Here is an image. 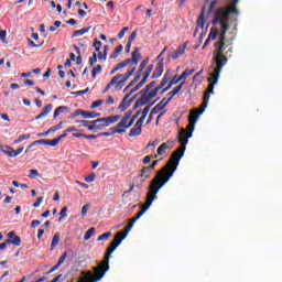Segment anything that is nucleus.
I'll return each instance as SVG.
<instances>
[{"label": "nucleus", "mask_w": 282, "mask_h": 282, "mask_svg": "<svg viewBox=\"0 0 282 282\" xmlns=\"http://www.w3.org/2000/svg\"><path fill=\"white\" fill-rule=\"evenodd\" d=\"M156 83H158V82L152 80V82H151L150 84H148L142 90H140V91L135 95V97H137V96H141V98H142V96H147V95L151 91V89H153V87H155Z\"/></svg>", "instance_id": "5701e85b"}, {"label": "nucleus", "mask_w": 282, "mask_h": 282, "mask_svg": "<svg viewBox=\"0 0 282 282\" xmlns=\"http://www.w3.org/2000/svg\"><path fill=\"white\" fill-rule=\"evenodd\" d=\"M189 138L191 137H188V133L186 132V130L182 128L178 132V142L181 147L172 153L169 162L161 169L163 173L173 177V175L177 171V166H180L181 158H184V153L186 151V145L188 144Z\"/></svg>", "instance_id": "f257e3e1"}, {"label": "nucleus", "mask_w": 282, "mask_h": 282, "mask_svg": "<svg viewBox=\"0 0 282 282\" xmlns=\"http://www.w3.org/2000/svg\"><path fill=\"white\" fill-rule=\"evenodd\" d=\"M29 173H30L29 175L30 180H36V177L40 176L39 170H30Z\"/></svg>", "instance_id": "13d9d810"}, {"label": "nucleus", "mask_w": 282, "mask_h": 282, "mask_svg": "<svg viewBox=\"0 0 282 282\" xmlns=\"http://www.w3.org/2000/svg\"><path fill=\"white\" fill-rule=\"evenodd\" d=\"M132 113L133 111L131 110L126 112L120 122L118 123V127L124 129V133H127V129H131V127H133V123L135 122V120H138V117L140 116V113H142V110H138L133 116Z\"/></svg>", "instance_id": "0eeeda50"}, {"label": "nucleus", "mask_w": 282, "mask_h": 282, "mask_svg": "<svg viewBox=\"0 0 282 282\" xmlns=\"http://www.w3.org/2000/svg\"><path fill=\"white\" fill-rule=\"evenodd\" d=\"M202 113H204V110H199V109L194 110L193 112H191L188 121L191 122L192 120V122H194L195 124V122H197Z\"/></svg>", "instance_id": "c85d7f7f"}, {"label": "nucleus", "mask_w": 282, "mask_h": 282, "mask_svg": "<svg viewBox=\"0 0 282 282\" xmlns=\"http://www.w3.org/2000/svg\"><path fill=\"white\" fill-rule=\"evenodd\" d=\"M229 45H230V43H228V41L219 40V47H218L216 55L224 56V52H226V50Z\"/></svg>", "instance_id": "393cba45"}, {"label": "nucleus", "mask_w": 282, "mask_h": 282, "mask_svg": "<svg viewBox=\"0 0 282 282\" xmlns=\"http://www.w3.org/2000/svg\"><path fill=\"white\" fill-rule=\"evenodd\" d=\"M122 236L118 235L115 237V239L111 241L110 246L106 250V256L104 257V261L100 262L97 267L93 268V278L96 279V281H100L107 272H109V258L113 252L116 251V248L122 243Z\"/></svg>", "instance_id": "7ed1b4c3"}, {"label": "nucleus", "mask_w": 282, "mask_h": 282, "mask_svg": "<svg viewBox=\"0 0 282 282\" xmlns=\"http://www.w3.org/2000/svg\"><path fill=\"white\" fill-rule=\"evenodd\" d=\"M108 51H109V46L108 45L104 46V53L100 52V50H99V52H97L98 53V59L99 61H107V52Z\"/></svg>", "instance_id": "58836bf2"}, {"label": "nucleus", "mask_w": 282, "mask_h": 282, "mask_svg": "<svg viewBox=\"0 0 282 282\" xmlns=\"http://www.w3.org/2000/svg\"><path fill=\"white\" fill-rule=\"evenodd\" d=\"M184 85H185V83L182 82L178 86L174 87L172 89V91H174V94H176V95L180 94V91H182V89L184 88Z\"/></svg>", "instance_id": "0e129e2a"}, {"label": "nucleus", "mask_w": 282, "mask_h": 282, "mask_svg": "<svg viewBox=\"0 0 282 282\" xmlns=\"http://www.w3.org/2000/svg\"><path fill=\"white\" fill-rule=\"evenodd\" d=\"M66 259H67V252H64V253L59 257L57 263H56L53 268H51L50 271L46 272V274H52L53 272H56V270H58V268H61V265H62L63 263H65V260H66Z\"/></svg>", "instance_id": "aec40b11"}, {"label": "nucleus", "mask_w": 282, "mask_h": 282, "mask_svg": "<svg viewBox=\"0 0 282 282\" xmlns=\"http://www.w3.org/2000/svg\"><path fill=\"white\" fill-rule=\"evenodd\" d=\"M93 47H95V52H100V47H102V42L98 41V39H95Z\"/></svg>", "instance_id": "864d4df0"}, {"label": "nucleus", "mask_w": 282, "mask_h": 282, "mask_svg": "<svg viewBox=\"0 0 282 282\" xmlns=\"http://www.w3.org/2000/svg\"><path fill=\"white\" fill-rule=\"evenodd\" d=\"M135 74V67H130L124 74H118L111 78V80L107 84L105 89L102 90V94H107L111 89V87H115L117 91H120L127 85V80L131 78Z\"/></svg>", "instance_id": "39448f33"}, {"label": "nucleus", "mask_w": 282, "mask_h": 282, "mask_svg": "<svg viewBox=\"0 0 282 282\" xmlns=\"http://www.w3.org/2000/svg\"><path fill=\"white\" fill-rule=\"evenodd\" d=\"M147 65H149V57H147L143 61H141V63L139 65V69H143L144 70V67H147Z\"/></svg>", "instance_id": "338daca9"}, {"label": "nucleus", "mask_w": 282, "mask_h": 282, "mask_svg": "<svg viewBox=\"0 0 282 282\" xmlns=\"http://www.w3.org/2000/svg\"><path fill=\"white\" fill-rule=\"evenodd\" d=\"M172 176H169L164 171L160 170L154 178L151 181L148 189L149 193L147 194L145 204L141 206V216L149 210L151 207V204L158 199V193H160V189L164 187L166 183H169V180H171Z\"/></svg>", "instance_id": "f03ea898"}, {"label": "nucleus", "mask_w": 282, "mask_h": 282, "mask_svg": "<svg viewBox=\"0 0 282 282\" xmlns=\"http://www.w3.org/2000/svg\"><path fill=\"white\" fill-rule=\"evenodd\" d=\"M205 13H206V8L203 7L200 14L196 21V29L194 31V36H197V33L199 32V28L200 30H204V25H206V19L204 18Z\"/></svg>", "instance_id": "ddd939ff"}, {"label": "nucleus", "mask_w": 282, "mask_h": 282, "mask_svg": "<svg viewBox=\"0 0 282 282\" xmlns=\"http://www.w3.org/2000/svg\"><path fill=\"white\" fill-rule=\"evenodd\" d=\"M85 94H89V88H86V89L79 90V91H72L70 93L72 96H83Z\"/></svg>", "instance_id": "bf43d9fd"}, {"label": "nucleus", "mask_w": 282, "mask_h": 282, "mask_svg": "<svg viewBox=\"0 0 282 282\" xmlns=\"http://www.w3.org/2000/svg\"><path fill=\"white\" fill-rule=\"evenodd\" d=\"M65 111H69V107L67 106H59L55 109L53 118H58L59 115H62Z\"/></svg>", "instance_id": "473e14b6"}, {"label": "nucleus", "mask_w": 282, "mask_h": 282, "mask_svg": "<svg viewBox=\"0 0 282 282\" xmlns=\"http://www.w3.org/2000/svg\"><path fill=\"white\" fill-rule=\"evenodd\" d=\"M208 100H210V95L204 94L203 104L200 106V109H198V111H203L204 112L206 110V107H208Z\"/></svg>", "instance_id": "4c0bfd02"}, {"label": "nucleus", "mask_w": 282, "mask_h": 282, "mask_svg": "<svg viewBox=\"0 0 282 282\" xmlns=\"http://www.w3.org/2000/svg\"><path fill=\"white\" fill-rule=\"evenodd\" d=\"M23 147H20L18 150H13L12 147L3 145L0 143V152L4 155H8V158H17L23 153Z\"/></svg>", "instance_id": "9d476101"}, {"label": "nucleus", "mask_w": 282, "mask_h": 282, "mask_svg": "<svg viewBox=\"0 0 282 282\" xmlns=\"http://www.w3.org/2000/svg\"><path fill=\"white\" fill-rule=\"evenodd\" d=\"M98 74H102V65L98 64L96 67L93 68L91 76L96 78Z\"/></svg>", "instance_id": "37998d69"}, {"label": "nucleus", "mask_w": 282, "mask_h": 282, "mask_svg": "<svg viewBox=\"0 0 282 282\" xmlns=\"http://www.w3.org/2000/svg\"><path fill=\"white\" fill-rule=\"evenodd\" d=\"M195 74V69H188L186 68L181 75V80H186V78H188V76Z\"/></svg>", "instance_id": "ea45409f"}, {"label": "nucleus", "mask_w": 282, "mask_h": 282, "mask_svg": "<svg viewBox=\"0 0 282 282\" xmlns=\"http://www.w3.org/2000/svg\"><path fill=\"white\" fill-rule=\"evenodd\" d=\"M217 36H219V29L213 26L209 31L208 39H210L212 41H216Z\"/></svg>", "instance_id": "c9c22d12"}, {"label": "nucleus", "mask_w": 282, "mask_h": 282, "mask_svg": "<svg viewBox=\"0 0 282 282\" xmlns=\"http://www.w3.org/2000/svg\"><path fill=\"white\" fill-rule=\"evenodd\" d=\"M59 241H61V234L56 232L52 239L51 248H56V246H58Z\"/></svg>", "instance_id": "79ce46f5"}, {"label": "nucleus", "mask_w": 282, "mask_h": 282, "mask_svg": "<svg viewBox=\"0 0 282 282\" xmlns=\"http://www.w3.org/2000/svg\"><path fill=\"white\" fill-rule=\"evenodd\" d=\"M182 80V77H177V75H175L171 80H170V87H173V85H177V83H180Z\"/></svg>", "instance_id": "052dcab7"}, {"label": "nucleus", "mask_w": 282, "mask_h": 282, "mask_svg": "<svg viewBox=\"0 0 282 282\" xmlns=\"http://www.w3.org/2000/svg\"><path fill=\"white\" fill-rule=\"evenodd\" d=\"M138 36V31H133L129 39H128V43H133V41H135V37Z\"/></svg>", "instance_id": "774afa93"}, {"label": "nucleus", "mask_w": 282, "mask_h": 282, "mask_svg": "<svg viewBox=\"0 0 282 282\" xmlns=\"http://www.w3.org/2000/svg\"><path fill=\"white\" fill-rule=\"evenodd\" d=\"M214 61L216 63V67L212 74H214L215 80H219L221 69H224V66L228 64V57L226 55H215Z\"/></svg>", "instance_id": "1a4fd4ad"}, {"label": "nucleus", "mask_w": 282, "mask_h": 282, "mask_svg": "<svg viewBox=\"0 0 282 282\" xmlns=\"http://www.w3.org/2000/svg\"><path fill=\"white\" fill-rule=\"evenodd\" d=\"M130 94H126L124 97L122 98L118 109L121 111H127L129 107H131V104L135 100V97L130 98Z\"/></svg>", "instance_id": "2eb2a0df"}, {"label": "nucleus", "mask_w": 282, "mask_h": 282, "mask_svg": "<svg viewBox=\"0 0 282 282\" xmlns=\"http://www.w3.org/2000/svg\"><path fill=\"white\" fill-rule=\"evenodd\" d=\"M160 89H163V86H161V84L156 86L154 89L150 90L147 95L137 99L133 109H138V107H144V105H149V102H151V100H153V98L158 96Z\"/></svg>", "instance_id": "6e6552de"}, {"label": "nucleus", "mask_w": 282, "mask_h": 282, "mask_svg": "<svg viewBox=\"0 0 282 282\" xmlns=\"http://www.w3.org/2000/svg\"><path fill=\"white\" fill-rule=\"evenodd\" d=\"M162 74H164V58H161V59L158 62V64H156V66H155V68H154V70H153V73H152L151 78H152L153 80H155V79L160 78V77L162 76Z\"/></svg>", "instance_id": "4468645a"}, {"label": "nucleus", "mask_w": 282, "mask_h": 282, "mask_svg": "<svg viewBox=\"0 0 282 282\" xmlns=\"http://www.w3.org/2000/svg\"><path fill=\"white\" fill-rule=\"evenodd\" d=\"M138 135H142V126L134 123L133 128L130 129L129 138H138Z\"/></svg>", "instance_id": "4be33fe9"}, {"label": "nucleus", "mask_w": 282, "mask_h": 282, "mask_svg": "<svg viewBox=\"0 0 282 282\" xmlns=\"http://www.w3.org/2000/svg\"><path fill=\"white\" fill-rule=\"evenodd\" d=\"M36 144H45L47 145V139H40V140H36V141H33L25 150V153H29L30 152V149H32V147H36Z\"/></svg>", "instance_id": "f704fd0d"}, {"label": "nucleus", "mask_w": 282, "mask_h": 282, "mask_svg": "<svg viewBox=\"0 0 282 282\" xmlns=\"http://www.w3.org/2000/svg\"><path fill=\"white\" fill-rule=\"evenodd\" d=\"M155 100L151 104V105H148L147 107H145V109H143L142 111H141V115L142 116H145V118H147V116H149V111H151V107H152V105H155Z\"/></svg>", "instance_id": "4d7b16f0"}, {"label": "nucleus", "mask_w": 282, "mask_h": 282, "mask_svg": "<svg viewBox=\"0 0 282 282\" xmlns=\"http://www.w3.org/2000/svg\"><path fill=\"white\" fill-rule=\"evenodd\" d=\"M122 50H124V46L122 44H119L115 51L112 52V54L110 55V58L116 59L120 56V54H122Z\"/></svg>", "instance_id": "2f4dec72"}, {"label": "nucleus", "mask_w": 282, "mask_h": 282, "mask_svg": "<svg viewBox=\"0 0 282 282\" xmlns=\"http://www.w3.org/2000/svg\"><path fill=\"white\" fill-rule=\"evenodd\" d=\"M169 102H171V99L163 98L156 106L153 107L151 113H160V111H162V109H164Z\"/></svg>", "instance_id": "6ab92c4d"}, {"label": "nucleus", "mask_w": 282, "mask_h": 282, "mask_svg": "<svg viewBox=\"0 0 282 282\" xmlns=\"http://www.w3.org/2000/svg\"><path fill=\"white\" fill-rule=\"evenodd\" d=\"M59 142L61 141L58 140V138H55L53 140L46 139V147H57Z\"/></svg>", "instance_id": "603ef678"}, {"label": "nucleus", "mask_w": 282, "mask_h": 282, "mask_svg": "<svg viewBox=\"0 0 282 282\" xmlns=\"http://www.w3.org/2000/svg\"><path fill=\"white\" fill-rule=\"evenodd\" d=\"M101 105H105V99L95 100L90 105V109H97V107H100Z\"/></svg>", "instance_id": "09e8293b"}, {"label": "nucleus", "mask_w": 282, "mask_h": 282, "mask_svg": "<svg viewBox=\"0 0 282 282\" xmlns=\"http://www.w3.org/2000/svg\"><path fill=\"white\" fill-rule=\"evenodd\" d=\"M116 133H124V129L121 127H118V123L116 127H112L109 129V132H100L98 133L99 138H111V135H116Z\"/></svg>", "instance_id": "dca6fc26"}, {"label": "nucleus", "mask_w": 282, "mask_h": 282, "mask_svg": "<svg viewBox=\"0 0 282 282\" xmlns=\"http://www.w3.org/2000/svg\"><path fill=\"white\" fill-rule=\"evenodd\" d=\"M127 32H129V26H124L121 29V31L118 33V39H124V34H127Z\"/></svg>", "instance_id": "680f3d73"}, {"label": "nucleus", "mask_w": 282, "mask_h": 282, "mask_svg": "<svg viewBox=\"0 0 282 282\" xmlns=\"http://www.w3.org/2000/svg\"><path fill=\"white\" fill-rule=\"evenodd\" d=\"M96 235V227L89 228L84 235V241H89Z\"/></svg>", "instance_id": "e433bc0d"}, {"label": "nucleus", "mask_w": 282, "mask_h": 282, "mask_svg": "<svg viewBox=\"0 0 282 282\" xmlns=\"http://www.w3.org/2000/svg\"><path fill=\"white\" fill-rule=\"evenodd\" d=\"M151 170L148 166H143L140 171L139 174L134 177L135 182L139 184H144L149 177H151Z\"/></svg>", "instance_id": "9b49d317"}, {"label": "nucleus", "mask_w": 282, "mask_h": 282, "mask_svg": "<svg viewBox=\"0 0 282 282\" xmlns=\"http://www.w3.org/2000/svg\"><path fill=\"white\" fill-rule=\"evenodd\" d=\"M166 149H173V145L171 142H164L162 143L158 150H156V155H164V152L166 151Z\"/></svg>", "instance_id": "bb28decb"}, {"label": "nucleus", "mask_w": 282, "mask_h": 282, "mask_svg": "<svg viewBox=\"0 0 282 282\" xmlns=\"http://www.w3.org/2000/svg\"><path fill=\"white\" fill-rule=\"evenodd\" d=\"M6 36H8V31L1 30V25H0V41L2 43H8V41L6 40Z\"/></svg>", "instance_id": "5fc2aeb1"}, {"label": "nucleus", "mask_w": 282, "mask_h": 282, "mask_svg": "<svg viewBox=\"0 0 282 282\" xmlns=\"http://www.w3.org/2000/svg\"><path fill=\"white\" fill-rule=\"evenodd\" d=\"M84 119H94V118H100V112L96 111H85L83 113Z\"/></svg>", "instance_id": "7c9ffc66"}, {"label": "nucleus", "mask_w": 282, "mask_h": 282, "mask_svg": "<svg viewBox=\"0 0 282 282\" xmlns=\"http://www.w3.org/2000/svg\"><path fill=\"white\" fill-rule=\"evenodd\" d=\"M109 237H111V231L104 232L97 238V241H107Z\"/></svg>", "instance_id": "de8ad7c7"}, {"label": "nucleus", "mask_w": 282, "mask_h": 282, "mask_svg": "<svg viewBox=\"0 0 282 282\" xmlns=\"http://www.w3.org/2000/svg\"><path fill=\"white\" fill-rule=\"evenodd\" d=\"M30 138H31V134H21L13 142H14V144H19V143L23 142V140H30Z\"/></svg>", "instance_id": "49530a36"}, {"label": "nucleus", "mask_w": 282, "mask_h": 282, "mask_svg": "<svg viewBox=\"0 0 282 282\" xmlns=\"http://www.w3.org/2000/svg\"><path fill=\"white\" fill-rule=\"evenodd\" d=\"M76 124H80V127H86L89 131V127H91V121L89 120H76Z\"/></svg>", "instance_id": "c03bdc74"}, {"label": "nucleus", "mask_w": 282, "mask_h": 282, "mask_svg": "<svg viewBox=\"0 0 282 282\" xmlns=\"http://www.w3.org/2000/svg\"><path fill=\"white\" fill-rule=\"evenodd\" d=\"M88 63H89L90 67H94V65H96V63H98V54L93 53V56L89 57Z\"/></svg>", "instance_id": "8fccbe9b"}, {"label": "nucleus", "mask_w": 282, "mask_h": 282, "mask_svg": "<svg viewBox=\"0 0 282 282\" xmlns=\"http://www.w3.org/2000/svg\"><path fill=\"white\" fill-rule=\"evenodd\" d=\"M208 82L210 83L207 87V91L205 94H207V96H209V94H213L214 89H215V85H217V82L215 79V75L214 74H210V77L208 79Z\"/></svg>", "instance_id": "a878e982"}, {"label": "nucleus", "mask_w": 282, "mask_h": 282, "mask_svg": "<svg viewBox=\"0 0 282 282\" xmlns=\"http://www.w3.org/2000/svg\"><path fill=\"white\" fill-rule=\"evenodd\" d=\"M82 276L78 282H98L91 273V271L82 272Z\"/></svg>", "instance_id": "412c9836"}, {"label": "nucleus", "mask_w": 282, "mask_h": 282, "mask_svg": "<svg viewBox=\"0 0 282 282\" xmlns=\"http://www.w3.org/2000/svg\"><path fill=\"white\" fill-rule=\"evenodd\" d=\"M96 181V173H90L86 178L85 182H87L88 184H91V182Z\"/></svg>", "instance_id": "e2e57ef3"}, {"label": "nucleus", "mask_w": 282, "mask_h": 282, "mask_svg": "<svg viewBox=\"0 0 282 282\" xmlns=\"http://www.w3.org/2000/svg\"><path fill=\"white\" fill-rule=\"evenodd\" d=\"M121 116H109V117H102L98 118L96 120H93L89 126V131L91 133H98V131H104L107 129V127H111V124H116L118 120H120Z\"/></svg>", "instance_id": "423d86ee"}, {"label": "nucleus", "mask_w": 282, "mask_h": 282, "mask_svg": "<svg viewBox=\"0 0 282 282\" xmlns=\"http://www.w3.org/2000/svg\"><path fill=\"white\" fill-rule=\"evenodd\" d=\"M195 131V122L189 120V124L187 126V138H193V132Z\"/></svg>", "instance_id": "a19ab883"}, {"label": "nucleus", "mask_w": 282, "mask_h": 282, "mask_svg": "<svg viewBox=\"0 0 282 282\" xmlns=\"http://www.w3.org/2000/svg\"><path fill=\"white\" fill-rule=\"evenodd\" d=\"M131 228H133V223L129 221L127 228L123 231H118V235L121 236L122 239H127V235H129Z\"/></svg>", "instance_id": "72a5a7b5"}, {"label": "nucleus", "mask_w": 282, "mask_h": 282, "mask_svg": "<svg viewBox=\"0 0 282 282\" xmlns=\"http://www.w3.org/2000/svg\"><path fill=\"white\" fill-rule=\"evenodd\" d=\"M130 61H123L118 63L111 70H110V75L113 76V74H116V72H120V69H123V67H127L129 65Z\"/></svg>", "instance_id": "cd10ccee"}, {"label": "nucleus", "mask_w": 282, "mask_h": 282, "mask_svg": "<svg viewBox=\"0 0 282 282\" xmlns=\"http://www.w3.org/2000/svg\"><path fill=\"white\" fill-rule=\"evenodd\" d=\"M28 43H29V47H35L37 50L39 47H43L45 41H41V43L36 44L34 43V41L29 40Z\"/></svg>", "instance_id": "3c124183"}, {"label": "nucleus", "mask_w": 282, "mask_h": 282, "mask_svg": "<svg viewBox=\"0 0 282 282\" xmlns=\"http://www.w3.org/2000/svg\"><path fill=\"white\" fill-rule=\"evenodd\" d=\"M54 109V105L48 104L44 106L42 112L35 117V120H41L42 118H46L47 113H50Z\"/></svg>", "instance_id": "b1692460"}, {"label": "nucleus", "mask_w": 282, "mask_h": 282, "mask_svg": "<svg viewBox=\"0 0 282 282\" xmlns=\"http://www.w3.org/2000/svg\"><path fill=\"white\" fill-rule=\"evenodd\" d=\"M8 239L4 240L3 243H6V246H21V237L17 236V232L15 231H10L8 235H7Z\"/></svg>", "instance_id": "f8f14e48"}, {"label": "nucleus", "mask_w": 282, "mask_h": 282, "mask_svg": "<svg viewBox=\"0 0 282 282\" xmlns=\"http://www.w3.org/2000/svg\"><path fill=\"white\" fill-rule=\"evenodd\" d=\"M67 217V206H64L59 212L58 224H63V218Z\"/></svg>", "instance_id": "a18cd8bd"}, {"label": "nucleus", "mask_w": 282, "mask_h": 282, "mask_svg": "<svg viewBox=\"0 0 282 282\" xmlns=\"http://www.w3.org/2000/svg\"><path fill=\"white\" fill-rule=\"evenodd\" d=\"M90 208L89 204H86L82 207V217H85Z\"/></svg>", "instance_id": "69168bd1"}, {"label": "nucleus", "mask_w": 282, "mask_h": 282, "mask_svg": "<svg viewBox=\"0 0 282 282\" xmlns=\"http://www.w3.org/2000/svg\"><path fill=\"white\" fill-rule=\"evenodd\" d=\"M237 3H239V0H231V4L229 7L218 8L213 19V25H217L219 23L220 30L228 32V30H230V24H228V21H230V14H236V17H239Z\"/></svg>", "instance_id": "20e7f679"}, {"label": "nucleus", "mask_w": 282, "mask_h": 282, "mask_svg": "<svg viewBox=\"0 0 282 282\" xmlns=\"http://www.w3.org/2000/svg\"><path fill=\"white\" fill-rule=\"evenodd\" d=\"M188 45V42H185L184 45L178 46L174 52L171 53L170 58L172 61H177L180 56H183V54L186 52V46Z\"/></svg>", "instance_id": "f3484780"}, {"label": "nucleus", "mask_w": 282, "mask_h": 282, "mask_svg": "<svg viewBox=\"0 0 282 282\" xmlns=\"http://www.w3.org/2000/svg\"><path fill=\"white\" fill-rule=\"evenodd\" d=\"M142 58V54L140 53V48H135L132 52V57L131 58H127L124 61H130L129 65H131V63H133V67L135 68V66H138V63H140V59Z\"/></svg>", "instance_id": "a211bd4d"}, {"label": "nucleus", "mask_w": 282, "mask_h": 282, "mask_svg": "<svg viewBox=\"0 0 282 282\" xmlns=\"http://www.w3.org/2000/svg\"><path fill=\"white\" fill-rule=\"evenodd\" d=\"M158 159V154L155 155H147L143 158V164H150L151 163V160H155Z\"/></svg>", "instance_id": "6e6d98bb"}, {"label": "nucleus", "mask_w": 282, "mask_h": 282, "mask_svg": "<svg viewBox=\"0 0 282 282\" xmlns=\"http://www.w3.org/2000/svg\"><path fill=\"white\" fill-rule=\"evenodd\" d=\"M89 30H91V26H86L80 30H76L73 32L72 39H76V36H83V34H87V32H89Z\"/></svg>", "instance_id": "c756f323"}]
</instances>
